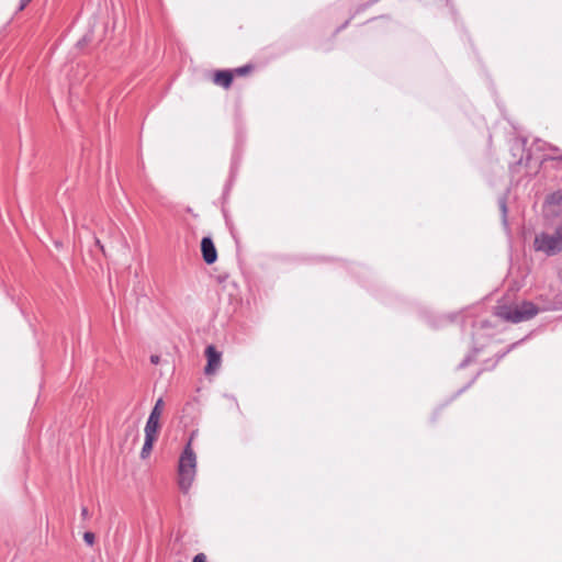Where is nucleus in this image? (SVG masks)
<instances>
[{"mask_svg": "<svg viewBox=\"0 0 562 562\" xmlns=\"http://www.w3.org/2000/svg\"><path fill=\"white\" fill-rule=\"evenodd\" d=\"M196 472V457L191 448V441L188 442L182 451L178 465V485L183 493L190 490Z\"/></svg>", "mask_w": 562, "mask_h": 562, "instance_id": "obj_1", "label": "nucleus"}, {"mask_svg": "<svg viewBox=\"0 0 562 562\" xmlns=\"http://www.w3.org/2000/svg\"><path fill=\"white\" fill-rule=\"evenodd\" d=\"M535 250L547 256H555L562 252V224L552 231L541 232L533 240Z\"/></svg>", "mask_w": 562, "mask_h": 562, "instance_id": "obj_2", "label": "nucleus"}, {"mask_svg": "<svg viewBox=\"0 0 562 562\" xmlns=\"http://www.w3.org/2000/svg\"><path fill=\"white\" fill-rule=\"evenodd\" d=\"M538 314V308L531 302L521 304L501 305L496 310V315L512 323L528 321Z\"/></svg>", "mask_w": 562, "mask_h": 562, "instance_id": "obj_3", "label": "nucleus"}, {"mask_svg": "<svg viewBox=\"0 0 562 562\" xmlns=\"http://www.w3.org/2000/svg\"><path fill=\"white\" fill-rule=\"evenodd\" d=\"M201 251L203 260L212 265L217 259V251L211 237H203L201 240Z\"/></svg>", "mask_w": 562, "mask_h": 562, "instance_id": "obj_4", "label": "nucleus"}, {"mask_svg": "<svg viewBox=\"0 0 562 562\" xmlns=\"http://www.w3.org/2000/svg\"><path fill=\"white\" fill-rule=\"evenodd\" d=\"M205 356L207 358L205 373L211 374L215 372L221 364V353L215 349L214 346H207L205 349Z\"/></svg>", "mask_w": 562, "mask_h": 562, "instance_id": "obj_5", "label": "nucleus"}, {"mask_svg": "<svg viewBox=\"0 0 562 562\" xmlns=\"http://www.w3.org/2000/svg\"><path fill=\"white\" fill-rule=\"evenodd\" d=\"M160 430V419L148 417L145 425V437L156 439L158 438V434Z\"/></svg>", "mask_w": 562, "mask_h": 562, "instance_id": "obj_6", "label": "nucleus"}, {"mask_svg": "<svg viewBox=\"0 0 562 562\" xmlns=\"http://www.w3.org/2000/svg\"><path fill=\"white\" fill-rule=\"evenodd\" d=\"M233 81V74L228 70H218L214 75V83L228 88Z\"/></svg>", "mask_w": 562, "mask_h": 562, "instance_id": "obj_7", "label": "nucleus"}, {"mask_svg": "<svg viewBox=\"0 0 562 562\" xmlns=\"http://www.w3.org/2000/svg\"><path fill=\"white\" fill-rule=\"evenodd\" d=\"M165 403L162 398H158L155 403V406L153 407L149 416L154 418L160 419L162 412H164Z\"/></svg>", "mask_w": 562, "mask_h": 562, "instance_id": "obj_8", "label": "nucleus"}, {"mask_svg": "<svg viewBox=\"0 0 562 562\" xmlns=\"http://www.w3.org/2000/svg\"><path fill=\"white\" fill-rule=\"evenodd\" d=\"M155 442H156V439L145 437V442H144L142 451H140V457L143 459L147 458L150 454Z\"/></svg>", "mask_w": 562, "mask_h": 562, "instance_id": "obj_9", "label": "nucleus"}, {"mask_svg": "<svg viewBox=\"0 0 562 562\" xmlns=\"http://www.w3.org/2000/svg\"><path fill=\"white\" fill-rule=\"evenodd\" d=\"M83 540L87 544L92 546L94 542V535L92 532H85Z\"/></svg>", "mask_w": 562, "mask_h": 562, "instance_id": "obj_10", "label": "nucleus"}, {"mask_svg": "<svg viewBox=\"0 0 562 562\" xmlns=\"http://www.w3.org/2000/svg\"><path fill=\"white\" fill-rule=\"evenodd\" d=\"M550 148H551V150H553V151H554V155H552L550 158H551V159H559V160H562V153L560 151V149H559V148H557V147H553V146H552V147H550Z\"/></svg>", "mask_w": 562, "mask_h": 562, "instance_id": "obj_11", "label": "nucleus"}, {"mask_svg": "<svg viewBox=\"0 0 562 562\" xmlns=\"http://www.w3.org/2000/svg\"><path fill=\"white\" fill-rule=\"evenodd\" d=\"M192 562H207L204 553H199L193 558Z\"/></svg>", "mask_w": 562, "mask_h": 562, "instance_id": "obj_12", "label": "nucleus"}, {"mask_svg": "<svg viewBox=\"0 0 562 562\" xmlns=\"http://www.w3.org/2000/svg\"><path fill=\"white\" fill-rule=\"evenodd\" d=\"M248 71V67H239L235 70L238 75H244Z\"/></svg>", "mask_w": 562, "mask_h": 562, "instance_id": "obj_13", "label": "nucleus"}, {"mask_svg": "<svg viewBox=\"0 0 562 562\" xmlns=\"http://www.w3.org/2000/svg\"><path fill=\"white\" fill-rule=\"evenodd\" d=\"M32 0H21L19 10L22 11Z\"/></svg>", "mask_w": 562, "mask_h": 562, "instance_id": "obj_14", "label": "nucleus"}, {"mask_svg": "<svg viewBox=\"0 0 562 562\" xmlns=\"http://www.w3.org/2000/svg\"><path fill=\"white\" fill-rule=\"evenodd\" d=\"M501 209H502V212H503V216L504 218L506 217V213H507V207H506V204L504 201L501 202Z\"/></svg>", "mask_w": 562, "mask_h": 562, "instance_id": "obj_15", "label": "nucleus"}, {"mask_svg": "<svg viewBox=\"0 0 562 562\" xmlns=\"http://www.w3.org/2000/svg\"><path fill=\"white\" fill-rule=\"evenodd\" d=\"M150 361H151V363H154V364L159 363V356H157V355H153V356L150 357Z\"/></svg>", "mask_w": 562, "mask_h": 562, "instance_id": "obj_16", "label": "nucleus"}, {"mask_svg": "<svg viewBox=\"0 0 562 562\" xmlns=\"http://www.w3.org/2000/svg\"><path fill=\"white\" fill-rule=\"evenodd\" d=\"M81 514H82V516L86 517L88 515V509L86 507H83L81 510Z\"/></svg>", "mask_w": 562, "mask_h": 562, "instance_id": "obj_17", "label": "nucleus"}]
</instances>
